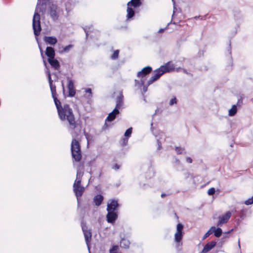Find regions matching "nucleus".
Masks as SVG:
<instances>
[{
    "label": "nucleus",
    "mask_w": 253,
    "mask_h": 253,
    "mask_svg": "<svg viewBox=\"0 0 253 253\" xmlns=\"http://www.w3.org/2000/svg\"><path fill=\"white\" fill-rule=\"evenodd\" d=\"M52 88L51 95L56 106L59 117L62 121L67 120L69 125L75 129L72 136L73 138L76 139L81 133L82 126L76 122L73 110L70 108V105L66 104L64 105L63 107L62 106L61 102L57 98L58 94L56 90L53 89V87Z\"/></svg>",
    "instance_id": "obj_1"
},
{
    "label": "nucleus",
    "mask_w": 253,
    "mask_h": 253,
    "mask_svg": "<svg viewBox=\"0 0 253 253\" xmlns=\"http://www.w3.org/2000/svg\"><path fill=\"white\" fill-rule=\"evenodd\" d=\"M40 4H41V0H38L37 7L32 21V27L36 41H38V37L40 35L42 30L41 24L40 15L38 12L37 8L38 6Z\"/></svg>",
    "instance_id": "obj_2"
},
{
    "label": "nucleus",
    "mask_w": 253,
    "mask_h": 253,
    "mask_svg": "<svg viewBox=\"0 0 253 253\" xmlns=\"http://www.w3.org/2000/svg\"><path fill=\"white\" fill-rule=\"evenodd\" d=\"M71 151L72 158L77 162L82 159L81 147L80 142L75 138H73L71 145Z\"/></svg>",
    "instance_id": "obj_3"
},
{
    "label": "nucleus",
    "mask_w": 253,
    "mask_h": 253,
    "mask_svg": "<svg viewBox=\"0 0 253 253\" xmlns=\"http://www.w3.org/2000/svg\"><path fill=\"white\" fill-rule=\"evenodd\" d=\"M37 42L38 44V47L39 48V49H40V53H41V57L43 60V64H44V65L45 66L46 69V74L47 75V79H48V82H49V87H50V91H51V93L52 92V87L54 88L53 89H54L55 91L56 90V85L53 84V81L52 80V79H51V73H50V72L49 71V69L48 68V67H47V63H46V60L45 59V57H44V55L43 54V50L41 46V43H40V42L39 41V38H38V41H37Z\"/></svg>",
    "instance_id": "obj_4"
},
{
    "label": "nucleus",
    "mask_w": 253,
    "mask_h": 253,
    "mask_svg": "<svg viewBox=\"0 0 253 253\" xmlns=\"http://www.w3.org/2000/svg\"><path fill=\"white\" fill-rule=\"evenodd\" d=\"M81 225L82 227V229L84 233V240L89 251V253L90 252V242L91 241L92 238V232L91 229H88L87 226H86V222H84L83 220H82Z\"/></svg>",
    "instance_id": "obj_5"
},
{
    "label": "nucleus",
    "mask_w": 253,
    "mask_h": 253,
    "mask_svg": "<svg viewBox=\"0 0 253 253\" xmlns=\"http://www.w3.org/2000/svg\"><path fill=\"white\" fill-rule=\"evenodd\" d=\"M162 76L165 73H170L175 70L174 64L171 62L169 61L165 65L161 66L159 68L157 69Z\"/></svg>",
    "instance_id": "obj_6"
},
{
    "label": "nucleus",
    "mask_w": 253,
    "mask_h": 253,
    "mask_svg": "<svg viewBox=\"0 0 253 253\" xmlns=\"http://www.w3.org/2000/svg\"><path fill=\"white\" fill-rule=\"evenodd\" d=\"M57 5L52 3H49V13L50 17L53 21H57L59 18V14L57 11Z\"/></svg>",
    "instance_id": "obj_7"
},
{
    "label": "nucleus",
    "mask_w": 253,
    "mask_h": 253,
    "mask_svg": "<svg viewBox=\"0 0 253 253\" xmlns=\"http://www.w3.org/2000/svg\"><path fill=\"white\" fill-rule=\"evenodd\" d=\"M84 187L83 186L73 187V191L77 200L78 208L81 206V197L84 191Z\"/></svg>",
    "instance_id": "obj_8"
},
{
    "label": "nucleus",
    "mask_w": 253,
    "mask_h": 253,
    "mask_svg": "<svg viewBox=\"0 0 253 253\" xmlns=\"http://www.w3.org/2000/svg\"><path fill=\"white\" fill-rule=\"evenodd\" d=\"M106 220L108 223L113 224L118 217V211L107 210Z\"/></svg>",
    "instance_id": "obj_9"
},
{
    "label": "nucleus",
    "mask_w": 253,
    "mask_h": 253,
    "mask_svg": "<svg viewBox=\"0 0 253 253\" xmlns=\"http://www.w3.org/2000/svg\"><path fill=\"white\" fill-rule=\"evenodd\" d=\"M152 72V68L150 66H146L143 68L141 71L137 73L138 77H141L142 79H145L144 78L146 77L147 75L150 74Z\"/></svg>",
    "instance_id": "obj_10"
},
{
    "label": "nucleus",
    "mask_w": 253,
    "mask_h": 253,
    "mask_svg": "<svg viewBox=\"0 0 253 253\" xmlns=\"http://www.w3.org/2000/svg\"><path fill=\"white\" fill-rule=\"evenodd\" d=\"M231 215V212L228 211H227L224 214L219 216V220L217 223V226H220L222 224H225L228 222Z\"/></svg>",
    "instance_id": "obj_11"
},
{
    "label": "nucleus",
    "mask_w": 253,
    "mask_h": 253,
    "mask_svg": "<svg viewBox=\"0 0 253 253\" xmlns=\"http://www.w3.org/2000/svg\"><path fill=\"white\" fill-rule=\"evenodd\" d=\"M120 205L118 203V200L115 199L111 200V202L107 205V210L117 211Z\"/></svg>",
    "instance_id": "obj_12"
},
{
    "label": "nucleus",
    "mask_w": 253,
    "mask_h": 253,
    "mask_svg": "<svg viewBox=\"0 0 253 253\" xmlns=\"http://www.w3.org/2000/svg\"><path fill=\"white\" fill-rule=\"evenodd\" d=\"M120 113L119 110L114 108L113 111L108 114L105 119L106 122H111L113 121Z\"/></svg>",
    "instance_id": "obj_13"
},
{
    "label": "nucleus",
    "mask_w": 253,
    "mask_h": 253,
    "mask_svg": "<svg viewBox=\"0 0 253 253\" xmlns=\"http://www.w3.org/2000/svg\"><path fill=\"white\" fill-rule=\"evenodd\" d=\"M216 245V242L211 241L207 243L204 247L201 253H207L212 249Z\"/></svg>",
    "instance_id": "obj_14"
},
{
    "label": "nucleus",
    "mask_w": 253,
    "mask_h": 253,
    "mask_svg": "<svg viewBox=\"0 0 253 253\" xmlns=\"http://www.w3.org/2000/svg\"><path fill=\"white\" fill-rule=\"evenodd\" d=\"M47 61L50 65L51 68H53L54 70H59L60 68V64L59 62L57 59L55 58V57L47 59Z\"/></svg>",
    "instance_id": "obj_15"
},
{
    "label": "nucleus",
    "mask_w": 253,
    "mask_h": 253,
    "mask_svg": "<svg viewBox=\"0 0 253 253\" xmlns=\"http://www.w3.org/2000/svg\"><path fill=\"white\" fill-rule=\"evenodd\" d=\"M162 76L160 72L157 69L154 71L153 75L150 78L148 81V85H150L153 84L154 82L157 81Z\"/></svg>",
    "instance_id": "obj_16"
},
{
    "label": "nucleus",
    "mask_w": 253,
    "mask_h": 253,
    "mask_svg": "<svg viewBox=\"0 0 253 253\" xmlns=\"http://www.w3.org/2000/svg\"><path fill=\"white\" fill-rule=\"evenodd\" d=\"M43 41L51 45H55L57 42V39L53 36H44Z\"/></svg>",
    "instance_id": "obj_17"
},
{
    "label": "nucleus",
    "mask_w": 253,
    "mask_h": 253,
    "mask_svg": "<svg viewBox=\"0 0 253 253\" xmlns=\"http://www.w3.org/2000/svg\"><path fill=\"white\" fill-rule=\"evenodd\" d=\"M45 54L47 56V59H50L55 57V50L52 46H47L45 51Z\"/></svg>",
    "instance_id": "obj_18"
},
{
    "label": "nucleus",
    "mask_w": 253,
    "mask_h": 253,
    "mask_svg": "<svg viewBox=\"0 0 253 253\" xmlns=\"http://www.w3.org/2000/svg\"><path fill=\"white\" fill-rule=\"evenodd\" d=\"M184 234L175 233L174 234V241L176 243V247L178 248L179 246H182V240Z\"/></svg>",
    "instance_id": "obj_19"
},
{
    "label": "nucleus",
    "mask_w": 253,
    "mask_h": 253,
    "mask_svg": "<svg viewBox=\"0 0 253 253\" xmlns=\"http://www.w3.org/2000/svg\"><path fill=\"white\" fill-rule=\"evenodd\" d=\"M227 51H228L229 52V55L230 56V61H229V65H227L226 67V70L228 71H230L231 70H232V66H233V59H232V56H231V41H229V46L228 47H227Z\"/></svg>",
    "instance_id": "obj_20"
},
{
    "label": "nucleus",
    "mask_w": 253,
    "mask_h": 253,
    "mask_svg": "<svg viewBox=\"0 0 253 253\" xmlns=\"http://www.w3.org/2000/svg\"><path fill=\"white\" fill-rule=\"evenodd\" d=\"M124 95L122 92L120 93V95L117 97L116 100V104L115 107V109H117L119 110L121 107L123 106L124 104Z\"/></svg>",
    "instance_id": "obj_21"
},
{
    "label": "nucleus",
    "mask_w": 253,
    "mask_h": 253,
    "mask_svg": "<svg viewBox=\"0 0 253 253\" xmlns=\"http://www.w3.org/2000/svg\"><path fill=\"white\" fill-rule=\"evenodd\" d=\"M127 14H126V18L127 19H129L132 18L135 15V10L132 8L133 7L132 5H129V4H127Z\"/></svg>",
    "instance_id": "obj_22"
},
{
    "label": "nucleus",
    "mask_w": 253,
    "mask_h": 253,
    "mask_svg": "<svg viewBox=\"0 0 253 253\" xmlns=\"http://www.w3.org/2000/svg\"><path fill=\"white\" fill-rule=\"evenodd\" d=\"M211 229L212 231V233L214 234V236L216 238L220 237L223 233L222 229L218 226H217V227L216 228L215 226H211Z\"/></svg>",
    "instance_id": "obj_23"
},
{
    "label": "nucleus",
    "mask_w": 253,
    "mask_h": 253,
    "mask_svg": "<svg viewBox=\"0 0 253 253\" xmlns=\"http://www.w3.org/2000/svg\"><path fill=\"white\" fill-rule=\"evenodd\" d=\"M104 197L101 194H97L94 196L93 202L96 206H99L102 204Z\"/></svg>",
    "instance_id": "obj_24"
},
{
    "label": "nucleus",
    "mask_w": 253,
    "mask_h": 253,
    "mask_svg": "<svg viewBox=\"0 0 253 253\" xmlns=\"http://www.w3.org/2000/svg\"><path fill=\"white\" fill-rule=\"evenodd\" d=\"M127 3L132 5L133 8H136L142 5V1L141 0H131Z\"/></svg>",
    "instance_id": "obj_25"
},
{
    "label": "nucleus",
    "mask_w": 253,
    "mask_h": 253,
    "mask_svg": "<svg viewBox=\"0 0 253 253\" xmlns=\"http://www.w3.org/2000/svg\"><path fill=\"white\" fill-rule=\"evenodd\" d=\"M130 245V242L128 240L123 238L120 242V246L122 248L128 249Z\"/></svg>",
    "instance_id": "obj_26"
},
{
    "label": "nucleus",
    "mask_w": 253,
    "mask_h": 253,
    "mask_svg": "<svg viewBox=\"0 0 253 253\" xmlns=\"http://www.w3.org/2000/svg\"><path fill=\"white\" fill-rule=\"evenodd\" d=\"M237 112V105L234 104L232 105L231 109L229 110L228 115L229 116H234L236 115Z\"/></svg>",
    "instance_id": "obj_27"
},
{
    "label": "nucleus",
    "mask_w": 253,
    "mask_h": 253,
    "mask_svg": "<svg viewBox=\"0 0 253 253\" xmlns=\"http://www.w3.org/2000/svg\"><path fill=\"white\" fill-rule=\"evenodd\" d=\"M145 79H141L140 80V87L143 86V93H145L148 90V87L149 85H148V83L145 84Z\"/></svg>",
    "instance_id": "obj_28"
},
{
    "label": "nucleus",
    "mask_w": 253,
    "mask_h": 253,
    "mask_svg": "<svg viewBox=\"0 0 253 253\" xmlns=\"http://www.w3.org/2000/svg\"><path fill=\"white\" fill-rule=\"evenodd\" d=\"M66 79L68 81V89L75 88L74 81L69 76L66 77Z\"/></svg>",
    "instance_id": "obj_29"
},
{
    "label": "nucleus",
    "mask_w": 253,
    "mask_h": 253,
    "mask_svg": "<svg viewBox=\"0 0 253 253\" xmlns=\"http://www.w3.org/2000/svg\"><path fill=\"white\" fill-rule=\"evenodd\" d=\"M184 225L181 223H178L176 225V233L184 234L183 231Z\"/></svg>",
    "instance_id": "obj_30"
},
{
    "label": "nucleus",
    "mask_w": 253,
    "mask_h": 253,
    "mask_svg": "<svg viewBox=\"0 0 253 253\" xmlns=\"http://www.w3.org/2000/svg\"><path fill=\"white\" fill-rule=\"evenodd\" d=\"M132 132V127H130L127 128L125 133H124V136L126 137L127 138H129L131 136V135Z\"/></svg>",
    "instance_id": "obj_31"
},
{
    "label": "nucleus",
    "mask_w": 253,
    "mask_h": 253,
    "mask_svg": "<svg viewBox=\"0 0 253 253\" xmlns=\"http://www.w3.org/2000/svg\"><path fill=\"white\" fill-rule=\"evenodd\" d=\"M80 166H79L77 170V175L76 179H82V176L84 175V172H82L80 171Z\"/></svg>",
    "instance_id": "obj_32"
},
{
    "label": "nucleus",
    "mask_w": 253,
    "mask_h": 253,
    "mask_svg": "<svg viewBox=\"0 0 253 253\" xmlns=\"http://www.w3.org/2000/svg\"><path fill=\"white\" fill-rule=\"evenodd\" d=\"M68 90V94L67 95V97H74L76 94V89H69Z\"/></svg>",
    "instance_id": "obj_33"
},
{
    "label": "nucleus",
    "mask_w": 253,
    "mask_h": 253,
    "mask_svg": "<svg viewBox=\"0 0 253 253\" xmlns=\"http://www.w3.org/2000/svg\"><path fill=\"white\" fill-rule=\"evenodd\" d=\"M119 50L118 49L115 50L111 56V59L113 60H115V59H117L119 57Z\"/></svg>",
    "instance_id": "obj_34"
},
{
    "label": "nucleus",
    "mask_w": 253,
    "mask_h": 253,
    "mask_svg": "<svg viewBox=\"0 0 253 253\" xmlns=\"http://www.w3.org/2000/svg\"><path fill=\"white\" fill-rule=\"evenodd\" d=\"M73 47V45L70 44L68 45L65 46L63 47V50L61 51L62 52H67L69 50Z\"/></svg>",
    "instance_id": "obj_35"
},
{
    "label": "nucleus",
    "mask_w": 253,
    "mask_h": 253,
    "mask_svg": "<svg viewBox=\"0 0 253 253\" xmlns=\"http://www.w3.org/2000/svg\"><path fill=\"white\" fill-rule=\"evenodd\" d=\"M239 216L241 219H244L246 216V210H242L240 211Z\"/></svg>",
    "instance_id": "obj_36"
},
{
    "label": "nucleus",
    "mask_w": 253,
    "mask_h": 253,
    "mask_svg": "<svg viewBox=\"0 0 253 253\" xmlns=\"http://www.w3.org/2000/svg\"><path fill=\"white\" fill-rule=\"evenodd\" d=\"M212 234V231L211 229V227L210 228V229L204 235L202 240H204L208 237L211 234Z\"/></svg>",
    "instance_id": "obj_37"
},
{
    "label": "nucleus",
    "mask_w": 253,
    "mask_h": 253,
    "mask_svg": "<svg viewBox=\"0 0 253 253\" xmlns=\"http://www.w3.org/2000/svg\"><path fill=\"white\" fill-rule=\"evenodd\" d=\"M129 138H127L126 137H125L123 138L121 140V145L122 146H125L128 143V140Z\"/></svg>",
    "instance_id": "obj_38"
},
{
    "label": "nucleus",
    "mask_w": 253,
    "mask_h": 253,
    "mask_svg": "<svg viewBox=\"0 0 253 253\" xmlns=\"http://www.w3.org/2000/svg\"><path fill=\"white\" fill-rule=\"evenodd\" d=\"M175 150L177 154L178 155L182 154L183 151L185 150L184 148H181L180 147H175Z\"/></svg>",
    "instance_id": "obj_39"
},
{
    "label": "nucleus",
    "mask_w": 253,
    "mask_h": 253,
    "mask_svg": "<svg viewBox=\"0 0 253 253\" xmlns=\"http://www.w3.org/2000/svg\"><path fill=\"white\" fill-rule=\"evenodd\" d=\"M118 246L117 245H114L112 247V248L110 250V253H118Z\"/></svg>",
    "instance_id": "obj_40"
},
{
    "label": "nucleus",
    "mask_w": 253,
    "mask_h": 253,
    "mask_svg": "<svg viewBox=\"0 0 253 253\" xmlns=\"http://www.w3.org/2000/svg\"><path fill=\"white\" fill-rule=\"evenodd\" d=\"M244 204L246 205H250L253 204V196L251 198H249L248 199L246 200L244 202Z\"/></svg>",
    "instance_id": "obj_41"
},
{
    "label": "nucleus",
    "mask_w": 253,
    "mask_h": 253,
    "mask_svg": "<svg viewBox=\"0 0 253 253\" xmlns=\"http://www.w3.org/2000/svg\"><path fill=\"white\" fill-rule=\"evenodd\" d=\"M177 102V100L176 98L175 97H173L172 98H171L170 100L169 104V105L172 106L174 104H176Z\"/></svg>",
    "instance_id": "obj_42"
},
{
    "label": "nucleus",
    "mask_w": 253,
    "mask_h": 253,
    "mask_svg": "<svg viewBox=\"0 0 253 253\" xmlns=\"http://www.w3.org/2000/svg\"><path fill=\"white\" fill-rule=\"evenodd\" d=\"M82 179H76L73 184V187L82 186L81 185Z\"/></svg>",
    "instance_id": "obj_43"
},
{
    "label": "nucleus",
    "mask_w": 253,
    "mask_h": 253,
    "mask_svg": "<svg viewBox=\"0 0 253 253\" xmlns=\"http://www.w3.org/2000/svg\"><path fill=\"white\" fill-rule=\"evenodd\" d=\"M215 192V189L214 187H211L208 191V194L210 196L212 195Z\"/></svg>",
    "instance_id": "obj_44"
},
{
    "label": "nucleus",
    "mask_w": 253,
    "mask_h": 253,
    "mask_svg": "<svg viewBox=\"0 0 253 253\" xmlns=\"http://www.w3.org/2000/svg\"><path fill=\"white\" fill-rule=\"evenodd\" d=\"M229 236L227 234H225L223 236V237L220 239V241L218 243L219 244H221V246L225 242V239L226 238H228Z\"/></svg>",
    "instance_id": "obj_45"
},
{
    "label": "nucleus",
    "mask_w": 253,
    "mask_h": 253,
    "mask_svg": "<svg viewBox=\"0 0 253 253\" xmlns=\"http://www.w3.org/2000/svg\"><path fill=\"white\" fill-rule=\"evenodd\" d=\"M243 103V98L242 97H241L240 98L238 99L237 104L236 105H237V107H241Z\"/></svg>",
    "instance_id": "obj_46"
},
{
    "label": "nucleus",
    "mask_w": 253,
    "mask_h": 253,
    "mask_svg": "<svg viewBox=\"0 0 253 253\" xmlns=\"http://www.w3.org/2000/svg\"><path fill=\"white\" fill-rule=\"evenodd\" d=\"M157 150H160L162 148V143L159 139H157Z\"/></svg>",
    "instance_id": "obj_47"
},
{
    "label": "nucleus",
    "mask_w": 253,
    "mask_h": 253,
    "mask_svg": "<svg viewBox=\"0 0 253 253\" xmlns=\"http://www.w3.org/2000/svg\"><path fill=\"white\" fill-rule=\"evenodd\" d=\"M173 3V14H172V17L173 16L174 13L177 11V8L176 7V4H175V0H173V3Z\"/></svg>",
    "instance_id": "obj_48"
},
{
    "label": "nucleus",
    "mask_w": 253,
    "mask_h": 253,
    "mask_svg": "<svg viewBox=\"0 0 253 253\" xmlns=\"http://www.w3.org/2000/svg\"><path fill=\"white\" fill-rule=\"evenodd\" d=\"M61 86L62 87L63 94L64 95V97H66V94H65V86H64V83H63V81H61Z\"/></svg>",
    "instance_id": "obj_49"
},
{
    "label": "nucleus",
    "mask_w": 253,
    "mask_h": 253,
    "mask_svg": "<svg viewBox=\"0 0 253 253\" xmlns=\"http://www.w3.org/2000/svg\"><path fill=\"white\" fill-rule=\"evenodd\" d=\"M85 91L89 94V96H92V90L90 88H86Z\"/></svg>",
    "instance_id": "obj_50"
},
{
    "label": "nucleus",
    "mask_w": 253,
    "mask_h": 253,
    "mask_svg": "<svg viewBox=\"0 0 253 253\" xmlns=\"http://www.w3.org/2000/svg\"><path fill=\"white\" fill-rule=\"evenodd\" d=\"M113 169L117 170L120 169V166L117 164H115L112 168Z\"/></svg>",
    "instance_id": "obj_51"
},
{
    "label": "nucleus",
    "mask_w": 253,
    "mask_h": 253,
    "mask_svg": "<svg viewBox=\"0 0 253 253\" xmlns=\"http://www.w3.org/2000/svg\"><path fill=\"white\" fill-rule=\"evenodd\" d=\"M170 23L171 22H169V23H168L167 25L166 26V27L165 28L160 29L159 30L158 32L159 33H163V32H164V31L168 28V26H169V25L170 24Z\"/></svg>",
    "instance_id": "obj_52"
},
{
    "label": "nucleus",
    "mask_w": 253,
    "mask_h": 253,
    "mask_svg": "<svg viewBox=\"0 0 253 253\" xmlns=\"http://www.w3.org/2000/svg\"><path fill=\"white\" fill-rule=\"evenodd\" d=\"M107 122H106V121H105V124H104V126H103V127H102V129H106V128H108V127H109V126H110V125H109L107 124Z\"/></svg>",
    "instance_id": "obj_53"
},
{
    "label": "nucleus",
    "mask_w": 253,
    "mask_h": 253,
    "mask_svg": "<svg viewBox=\"0 0 253 253\" xmlns=\"http://www.w3.org/2000/svg\"><path fill=\"white\" fill-rule=\"evenodd\" d=\"M186 162L188 163H192L193 162V160L191 157H187L186 158Z\"/></svg>",
    "instance_id": "obj_54"
},
{
    "label": "nucleus",
    "mask_w": 253,
    "mask_h": 253,
    "mask_svg": "<svg viewBox=\"0 0 253 253\" xmlns=\"http://www.w3.org/2000/svg\"><path fill=\"white\" fill-rule=\"evenodd\" d=\"M42 5H46L47 2L49 1L50 0H42Z\"/></svg>",
    "instance_id": "obj_55"
},
{
    "label": "nucleus",
    "mask_w": 253,
    "mask_h": 253,
    "mask_svg": "<svg viewBox=\"0 0 253 253\" xmlns=\"http://www.w3.org/2000/svg\"><path fill=\"white\" fill-rule=\"evenodd\" d=\"M134 82H135V85H137L139 84V87H140V81H139L137 80H135Z\"/></svg>",
    "instance_id": "obj_56"
},
{
    "label": "nucleus",
    "mask_w": 253,
    "mask_h": 253,
    "mask_svg": "<svg viewBox=\"0 0 253 253\" xmlns=\"http://www.w3.org/2000/svg\"><path fill=\"white\" fill-rule=\"evenodd\" d=\"M182 71H183V73H184L185 74H189V73L187 72V70L184 69V68H183L182 69Z\"/></svg>",
    "instance_id": "obj_57"
},
{
    "label": "nucleus",
    "mask_w": 253,
    "mask_h": 253,
    "mask_svg": "<svg viewBox=\"0 0 253 253\" xmlns=\"http://www.w3.org/2000/svg\"><path fill=\"white\" fill-rule=\"evenodd\" d=\"M84 136H85L86 139L88 140L89 134L87 133H86L84 130Z\"/></svg>",
    "instance_id": "obj_58"
},
{
    "label": "nucleus",
    "mask_w": 253,
    "mask_h": 253,
    "mask_svg": "<svg viewBox=\"0 0 253 253\" xmlns=\"http://www.w3.org/2000/svg\"><path fill=\"white\" fill-rule=\"evenodd\" d=\"M233 231V229H231V230H229L228 231L225 232V233H224V234H227V235H228L229 233H231V232H232Z\"/></svg>",
    "instance_id": "obj_59"
},
{
    "label": "nucleus",
    "mask_w": 253,
    "mask_h": 253,
    "mask_svg": "<svg viewBox=\"0 0 253 253\" xmlns=\"http://www.w3.org/2000/svg\"><path fill=\"white\" fill-rule=\"evenodd\" d=\"M83 29H84V32H85V33H86V32L89 33L88 31L87 30V27L83 28Z\"/></svg>",
    "instance_id": "obj_60"
},
{
    "label": "nucleus",
    "mask_w": 253,
    "mask_h": 253,
    "mask_svg": "<svg viewBox=\"0 0 253 253\" xmlns=\"http://www.w3.org/2000/svg\"><path fill=\"white\" fill-rule=\"evenodd\" d=\"M182 68L178 67V68H177L176 69L175 71H176V72H179V71H182Z\"/></svg>",
    "instance_id": "obj_61"
},
{
    "label": "nucleus",
    "mask_w": 253,
    "mask_h": 253,
    "mask_svg": "<svg viewBox=\"0 0 253 253\" xmlns=\"http://www.w3.org/2000/svg\"><path fill=\"white\" fill-rule=\"evenodd\" d=\"M161 196L162 198H164L166 196V194L165 193H163L161 194Z\"/></svg>",
    "instance_id": "obj_62"
},
{
    "label": "nucleus",
    "mask_w": 253,
    "mask_h": 253,
    "mask_svg": "<svg viewBox=\"0 0 253 253\" xmlns=\"http://www.w3.org/2000/svg\"><path fill=\"white\" fill-rule=\"evenodd\" d=\"M159 113V110L158 109H157L156 110H155V113L153 115V116H154L155 115H156L157 113Z\"/></svg>",
    "instance_id": "obj_63"
},
{
    "label": "nucleus",
    "mask_w": 253,
    "mask_h": 253,
    "mask_svg": "<svg viewBox=\"0 0 253 253\" xmlns=\"http://www.w3.org/2000/svg\"><path fill=\"white\" fill-rule=\"evenodd\" d=\"M88 36H89V33H87V32H86V33H85V38L87 39Z\"/></svg>",
    "instance_id": "obj_64"
}]
</instances>
